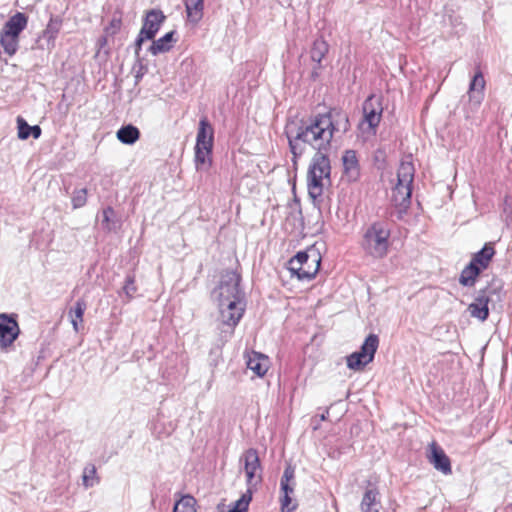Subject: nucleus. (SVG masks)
Masks as SVG:
<instances>
[{"instance_id":"obj_18","label":"nucleus","mask_w":512,"mask_h":512,"mask_svg":"<svg viewBox=\"0 0 512 512\" xmlns=\"http://www.w3.org/2000/svg\"><path fill=\"white\" fill-rule=\"evenodd\" d=\"M495 253L492 243H485L479 251L473 254L470 262L484 271L489 267Z\"/></svg>"},{"instance_id":"obj_15","label":"nucleus","mask_w":512,"mask_h":512,"mask_svg":"<svg viewBox=\"0 0 512 512\" xmlns=\"http://www.w3.org/2000/svg\"><path fill=\"white\" fill-rule=\"evenodd\" d=\"M214 128L206 116L199 120L195 146L213 147Z\"/></svg>"},{"instance_id":"obj_33","label":"nucleus","mask_w":512,"mask_h":512,"mask_svg":"<svg viewBox=\"0 0 512 512\" xmlns=\"http://www.w3.org/2000/svg\"><path fill=\"white\" fill-rule=\"evenodd\" d=\"M62 26V18L60 16H51L50 20L43 31V38L47 39L48 42L54 43L60 28Z\"/></svg>"},{"instance_id":"obj_21","label":"nucleus","mask_w":512,"mask_h":512,"mask_svg":"<svg viewBox=\"0 0 512 512\" xmlns=\"http://www.w3.org/2000/svg\"><path fill=\"white\" fill-rule=\"evenodd\" d=\"M482 272L481 269L469 262L460 273L459 283L464 287H473Z\"/></svg>"},{"instance_id":"obj_17","label":"nucleus","mask_w":512,"mask_h":512,"mask_svg":"<svg viewBox=\"0 0 512 512\" xmlns=\"http://www.w3.org/2000/svg\"><path fill=\"white\" fill-rule=\"evenodd\" d=\"M27 24L28 16L23 12H16L5 22L1 31L20 37Z\"/></svg>"},{"instance_id":"obj_32","label":"nucleus","mask_w":512,"mask_h":512,"mask_svg":"<svg viewBox=\"0 0 512 512\" xmlns=\"http://www.w3.org/2000/svg\"><path fill=\"white\" fill-rule=\"evenodd\" d=\"M196 504L197 501L194 496L185 494L176 500L172 512H197Z\"/></svg>"},{"instance_id":"obj_38","label":"nucleus","mask_w":512,"mask_h":512,"mask_svg":"<svg viewBox=\"0 0 512 512\" xmlns=\"http://www.w3.org/2000/svg\"><path fill=\"white\" fill-rule=\"evenodd\" d=\"M87 189L86 188H79L74 189L71 197V203L73 209H79L86 205L87 203Z\"/></svg>"},{"instance_id":"obj_45","label":"nucleus","mask_w":512,"mask_h":512,"mask_svg":"<svg viewBox=\"0 0 512 512\" xmlns=\"http://www.w3.org/2000/svg\"><path fill=\"white\" fill-rule=\"evenodd\" d=\"M328 415H329V410H328V409H326V410L324 411V413H322V414L320 415V419H321L322 421H324V420H326V419H327V416H328Z\"/></svg>"},{"instance_id":"obj_36","label":"nucleus","mask_w":512,"mask_h":512,"mask_svg":"<svg viewBox=\"0 0 512 512\" xmlns=\"http://www.w3.org/2000/svg\"><path fill=\"white\" fill-rule=\"evenodd\" d=\"M100 481L99 477L97 476V470L94 464H87L83 469L82 474V484L83 486L87 488L93 487L95 484H98Z\"/></svg>"},{"instance_id":"obj_9","label":"nucleus","mask_w":512,"mask_h":512,"mask_svg":"<svg viewBox=\"0 0 512 512\" xmlns=\"http://www.w3.org/2000/svg\"><path fill=\"white\" fill-rule=\"evenodd\" d=\"M492 290L489 286L480 289L474 298V301L469 304L468 311L471 317L476 318L480 321H486L489 317V302Z\"/></svg>"},{"instance_id":"obj_1","label":"nucleus","mask_w":512,"mask_h":512,"mask_svg":"<svg viewBox=\"0 0 512 512\" xmlns=\"http://www.w3.org/2000/svg\"><path fill=\"white\" fill-rule=\"evenodd\" d=\"M350 130L348 113L338 107L330 108L326 113H318L308 119L289 121L284 129L288 140L292 161L297 163L308 147L316 150L307 172L308 195L314 207H319V198L323 194V179H330L331 164L327 151L336 132L342 134Z\"/></svg>"},{"instance_id":"obj_6","label":"nucleus","mask_w":512,"mask_h":512,"mask_svg":"<svg viewBox=\"0 0 512 512\" xmlns=\"http://www.w3.org/2000/svg\"><path fill=\"white\" fill-rule=\"evenodd\" d=\"M241 459L244 460L247 489L253 490L262 481V466L258 451L254 448H249Z\"/></svg>"},{"instance_id":"obj_30","label":"nucleus","mask_w":512,"mask_h":512,"mask_svg":"<svg viewBox=\"0 0 512 512\" xmlns=\"http://www.w3.org/2000/svg\"><path fill=\"white\" fill-rule=\"evenodd\" d=\"M328 51L329 45L323 38L315 39L310 51L312 61L316 64H319V67H322L321 61L326 56Z\"/></svg>"},{"instance_id":"obj_43","label":"nucleus","mask_w":512,"mask_h":512,"mask_svg":"<svg viewBox=\"0 0 512 512\" xmlns=\"http://www.w3.org/2000/svg\"><path fill=\"white\" fill-rule=\"evenodd\" d=\"M133 70H136L135 84L137 85L143 78L144 74L147 72V67L143 64L142 59H139L136 60L133 66Z\"/></svg>"},{"instance_id":"obj_11","label":"nucleus","mask_w":512,"mask_h":512,"mask_svg":"<svg viewBox=\"0 0 512 512\" xmlns=\"http://www.w3.org/2000/svg\"><path fill=\"white\" fill-rule=\"evenodd\" d=\"M343 176L348 182H357L361 176V168L357 157V152L347 149L342 155Z\"/></svg>"},{"instance_id":"obj_13","label":"nucleus","mask_w":512,"mask_h":512,"mask_svg":"<svg viewBox=\"0 0 512 512\" xmlns=\"http://www.w3.org/2000/svg\"><path fill=\"white\" fill-rule=\"evenodd\" d=\"M429 461L434 468L445 475L452 473L451 461L444 450L435 442L430 444Z\"/></svg>"},{"instance_id":"obj_46","label":"nucleus","mask_w":512,"mask_h":512,"mask_svg":"<svg viewBox=\"0 0 512 512\" xmlns=\"http://www.w3.org/2000/svg\"><path fill=\"white\" fill-rule=\"evenodd\" d=\"M99 42H100L101 46L104 45L106 43V38L103 37V38L99 39Z\"/></svg>"},{"instance_id":"obj_20","label":"nucleus","mask_w":512,"mask_h":512,"mask_svg":"<svg viewBox=\"0 0 512 512\" xmlns=\"http://www.w3.org/2000/svg\"><path fill=\"white\" fill-rule=\"evenodd\" d=\"M268 357L261 353L253 352L247 360V368L252 370L258 377H263L268 370Z\"/></svg>"},{"instance_id":"obj_4","label":"nucleus","mask_w":512,"mask_h":512,"mask_svg":"<svg viewBox=\"0 0 512 512\" xmlns=\"http://www.w3.org/2000/svg\"><path fill=\"white\" fill-rule=\"evenodd\" d=\"M242 276L235 270L226 269L221 273L218 285L212 291L215 300L220 299H245V292L240 284Z\"/></svg>"},{"instance_id":"obj_24","label":"nucleus","mask_w":512,"mask_h":512,"mask_svg":"<svg viewBox=\"0 0 512 512\" xmlns=\"http://www.w3.org/2000/svg\"><path fill=\"white\" fill-rule=\"evenodd\" d=\"M195 166L197 170L204 169L205 166L210 167L212 164L213 147L195 146Z\"/></svg>"},{"instance_id":"obj_35","label":"nucleus","mask_w":512,"mask_h":512,"mask_svg":"<svg viewBox=\"0 0 512 512\" xmlns=\"http://www.w3.org/2000/svg\"><path fill=\"white\" fill-rule=\"evenodd\" d=\"M443 23L449 25L452 29L451 33L455 35H460L465 31V25L462 23L461 17L454 14L453 11L444 15Z\"/></svg>"},{"instance_id":"obj_44","label":"nucleus","mask_w":512,"mask_h":512,"mask_svg":"<svg viewBox=\"0 0 512 512\" xmlns=\"http://www.w3.org/2000/svg\"><path fill=\"white\" fill-rule=\"evenodd\" d=\"M320 69H321V67H319V64H316V65L313 67V69H312V71H311V75H310V77H311V79H312V80H314V81H315V80L319 77V70H320Z\"/></svg>"},{"instance_id":"obj_16","label":"nucleus","mask_w":512,"mask_h":512,"mask_svg":"<svg viewBox=\"0 0 512 512\" xmlns=\"http://www.w3.org/2000/svg\"><path fill=\"white\" fill-rule=\"evenodd\" d=\"M414 166L411 162H401L397 171V183L400 189L406 188V199L412 196V184L414 180Z\"/></svg>"},{"instance_id":"obj_29","label":"nucleus","mask_w":512,"mask_h":512,"mask_svg":"<svg viewBox=\"0 0 512 512\" xmlns=\"http://www.w3.org/2000/svg\"><path fill=\"white\" fill-rule=\"evenodd\" d=\"M406 188L400 189L399 183H396L393 189L392 201L398 208L399 213H406L411 204V197L406 199Z\"/></svg>"},{"instance_id":"obj_7","label":"nucleus","mask_w":512,"mask_h":512,"mask_svg":"<svg viewBox=\"0 0 512 512\" xmlns=\"http://www.w3.org/2000/svg\"><path fill=\"white\" fill-rule=\"evenodd\" d=\"M20 334V327L16 314H0V347H10Z\"/></svg>"},{"instance_id":"obj_19","label":"nucleus","mask_w":512,"mask_h":512,"mask_svg":"<svg viewBox=\"0 0 512 512\" xmlns=\"http://www.w3.org/2000/svg\"><path fill=\"white\" fill-rule=\"evenodd\" d=\"M17 129H18V138L21 140H26L29 137H33L34 139L40 138L42 134V129L39 125H29L27 121L18 116L17 117Z\"/></svg>"},{"instance_id":"obj_31","label":"nucleus","mask_w":512,"mask_h":512,"mask_svg":"<svg viewBox=\"0 0 512 512\" xmlns=\"http://www.w3.org/2000/svg\"><path fill=\"white\" fill-rule=\"evenodd\" d=\"M86 310V303L84 300L79 299L76 301L74 307L69 311L71 323L75 332L80 331V323L83 321L84 312Z\"/></svg>"},{"instance_id":"obj_41","label":"nucleus","mask_w":512,"mask_h":512,"mask_svg":"<svg viewBox=\"0 0 512 512\" xmlns=\"http://www.w3.org/2000/svg\"><path fill=\"white\" fill-rule=\"evenodd\" d=\"M281 512H293L297 508V504L293 501L291 495L281 494Z\"/></svg>"},{"instance_id":"obj_37","label":"nucleus","mask_w":512,"mask_h":512,"mask_svg":"<svg viewBox=\"0 0 512 512\" xmlns=\"http://www.w3.org/2000/svg\"><path fill=\"white\" fill-rule=\"evenodd\" d=\"M115 216L116 212L111 206H107L102 210V227L104 230L108 232L116 230L117 226L116 221L114 220Z\"/></svg>"},{"instance_id":"obj_14","label":"nucleus","mask_w":512,"mask_h":512,"mask_svg":"<svg viewBox=\"0 0 512 512\" xmlns=\"http://www.w3.org/2000/svg\"><path fill=\"white\" fill-rule=\"evenodd\" d=\"M177 40V32L175 30L169 31L159 39L155 40L154 38L151 40L152 43L148 48V52L153 56L167 53L173 48V45L177 42Z\"/></svg>"},{"instance_id":"obj_5","label":"nucleus","mask_w":512,"mask_h":512,"mask_svg":"<svg viewBox=\"0 0 512 512\" xmlns=\"http://www.w3.org/2000/svg\"><path fill=\"white\" fill-rule=\"evenodd\" d=\"M220 321L229 328V334L232 335L235 327L244 315L246 302L245 299H220L216 300Z\"/></svg>"},{"instance_id":"obj_8","label":"nucleus","mask_w":512,"mask_h":512,"mask_svg":"<svg viewBox=\"0 0 512 512\" xmlns=\"http://www.w3.org/2000/svg\"><path fill=\"white\" fill-rule=\"evenodd\" d=\"M362 110L364 115L363 122L366 123L371 132L375 134L383 113L381 99L377 98L375 95L368 96L363 102Z\"/></svg>"},{"instance_id":"obj_12","label":"nucleus","mask_w":512,"mask_h":512,"mask_svg":"<svg viewBox=\"0 0 512 512\" xmlns=\"http://www.w3.org/2000/svg\"><path fill=\"white\" fill-rule=\"evenodd\" d=\"M485 79L482 71L478 68L469 84V102L474 108H478L484 99Z\"/></svg>"},{"instance_id":"obj_40","label":"nucleus","mask_w":512,"mask_h":512,"mask_svg":"<svg viewBox=\"0 0 512 512\" xmlns=\"http://www.w3.org/2000/svg\"><path fill=\"white\" fill-rule=\"evenodd\" d=\"M151 40H153V39L139 31V33L133 43L134 55H135L136 60L142 59L140 57V52L142 50L143 43L145 41H151Z\"/></svg>"},{"instance_id":"obj_39","label":"nucleus","mask_w":512,"mask_h":512,"mask_svg":"<svg viewBox=\"0 0 512 512\" xmlns=\"http://www.w3.org/2000/svg\"><path fill=\"white\" fill-rule=\"evenodd\" d=\"M122 292L125 294L128 301L134 297V294L137 292L134 273H128L126 275Z\"/></svg>"},{"instance_id":"obj_27","label":"nucleus","mask_w":512,"mask_h":512,"mask_svg":"<svg viewBox=\"0 0 512 512\" xmlns=\"http://www.w3.org/2000/svg\"><path fill=\"white\" fill-rule=\"evenodd\" d=\"M378 491L367 489L363 495L360 508L362 512H379L380 503L377 501Z\"/></svg>"},{"instance_id":"obj_3","label":"nucleus","mask_w":512,"mask_h":512,"mask_svg":"<svg viewBox=\"0 0 512 512\" xmlns=\"http://www.w3.org/2000/svg\"><path fill=\"white\" fill-rule=\"evenodd\" d=\"M321 265V256L314 250L299 251L288 262V270L300 281L315 278Z\"/></svg>"},{"instance_id":"obj_10","label":"nucleus","mask_w":512,"mask_h":512,"mask_svg":"<svg viewBox=\"0 0 512 512\" xmlns=\"http://www.w3.org/2000/svg\"><path fill=\"white\" fill-rule=\"evenodd\" d=\"M165 20L166 16L162 10L150 9L145 13L140 32L154 39Z\"/></svg>"},{"instance_id":"obj_22","label":"nucleus","mask_w":512,"mask_h":512,"mask_svg":"<svg viewBox=\"0 0 512 512\" xmlns=\"http://www.w3.org/2000/svg\"><path fill=\"white\" fill-rule=\"evenodd\" d=\"M117 139L126 145H133L140 138L139 129L132 125H123L116 133Z\"/></svg>"},{"instance_id":"obj_28","label":"nucleus","mask_w":512,"mask_h":512,"mask_svg":"<svg viewBox=\"0 0 512 512\" xmlns=\"http://www.w3.org/2000/svg\"><path fill=\"white\" fill-rule=\"evenodd\" d=\"M0 45L4 53L11 57L19 49V37L0 30Z\"/></svg>"},{"instance_id":"obj_25","label":"nucleus","mask_w":512,"mask_h":512,"mask_svg":"<svg viewBox=\"0 0 512 512\" xmlns=\"http://www.w3.org/2000/svg\"><path fill=\"white\" fill-rule=\"evenodd\" d=\"M295 468L292 465H287L284 469L283 475L280 480L281 494L292 495L295 487Z\"/></svg>"},{"instance_id":"obj_26","label":"nucleus","mask_w":512,"mask_h":512,"mask_svg":"<svg viewBox=\"0 0 512 512\" xmlns=\"http://www.w3.org/2000/svg\"><path fill=\"white\" fill-rule=\"evenodd\" d=\"M379 346V338L376 334H369L362 345L360 346V349L358 350L359 353L367 357V360L373 361L375 357V353Z\"/></svg>"},{"instance_id":"obj_23","label":"nucleus","mask_w":512,"mask_h":512,"mask_svg":"<svg viewBox=\"0 0 512 512\" xmlns=\"http://www.w3.org/2000/svg\"><path fill=\"white\" fill-rule=\"evenodd\" d=\"M184 5L188 19L198 23L203 17L204 0H184Z\"/></svg>"},{"instance_id":"obj_34","label":"nucleus","mask_w":512,"mask_h":512,"mask_svg":"<svg viewBox=\"0 0 512 512\" xmlns=\"http://www.w3.org/2000/svg\"><path fill=\"white\" fill-rule=\"evenodd\" d=\"M372 361L367 360V357L355 351L346 357V364L350 370L361 371Z\"/></svg>"},{"instance_id":"obj_2","label":"nucleus","mask_w":512,"mask_h":512,"mask_svg":"<svg viewBox=\"0 0 512 512\" xmlns=\"http://www.w3.org/2000/svg\"><path fill=\"white\" fill-rule=\"evenodd\" d=\"M390 235L391 231L386 222L375 221L364 232L361 246L369 256L383 258L388 252Z\"/></svg>"},{"instance_id":"obj_42","label":"nucleus","mask_w":512,"mask_h":512,"mask_svg":"<svg viewBox=\"0 0 512 512\" xmlns=\"http://www.w3.org/2000/svg\"><path fill=\"white\" fill-rule=\"evenodd\" d=\"M122 25V19L120 16L113 15L112 19L110 20L108 26L105 28V32L109 35H115L117 34Z\"/></svg>"}]
</instances>
